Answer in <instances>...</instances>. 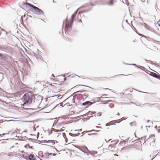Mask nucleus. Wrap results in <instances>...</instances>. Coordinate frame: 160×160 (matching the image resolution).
<instances>
[{
  "label": "nucleus",
  "instance_id": "nucleus-31",
  "mask_svg": "<svg viewBox=\"0 0 160 160\" xmlns=\"http://www.w3.org/2000/svg\"><path fill=\"white\" fill-rule=\"evenodd\" d=\"M62 136L65 138H66V134L65 133H62Z\"/></svg>",
  "mask_w": 160,
  "mask_h": 160
},
{
  "label": "nucleus",
  "instance_id": "nucleus-51",
  "mask_svg": "<svg viewBox=\"0 0 160 160\" xmlns=\"http://www.w3.org/2000/svg\"><path fill=\"white\" fill-rule=\"evenodd\" d=\"M52 155L53 156H55L56 155V154H55V153H52Z\"/></svg>",
  "mask_w": 160,
  "mask_h": 160
},
{
  "label": "nucleus",
  "instance_id": "nucleus-48",
  "mask_svg": "<svg viewBox=\"0 0 160 160\" xmlns=\"http://www.w3.org/2000/svg\"><path fill=\"white\" fill-rule=\"evenodd\" d=\"M22 21V23H21V24L22 25V23L24 22H26L27 21H25V20H24V21Z\"/></svg>",
  "mask_w": 160,
  "mask_h": 160
},
{
  "label": "nucleus",
  "instance_id": "nucleus-55",
  "mask_svg": "<svg viewBox=\"0 0 160 160\" xmlns=\"http://www.w3.org/2000/svg\"><path fill=\"white\" fill-rule=\"evenodd\" d=\"M67 105H71L69 104V102H68L66 103Z\"/></svg>",
  "mask_w": 160,
  "mask_h": 160
},
{
  "label": "nucleus",
  "instance_id": "nucleus-9",
  "mask_svg": "<svg viewBox=\"0 0 160 160\" xmlns=\"http://www.w3.org/2000/svg\"><path fill=\"white\" fill-rule=\"evenodd\" d=\"M93 103H94L93 102H91L89 101H87L83 103H82V105L83 106H85L86 105L89 106L92 105Z\"/></svg>",
  "mask_w": 160,
  "mask_h": 160
},
{
  "label": "nucleus",
  "instance_id": "nucleus-45",
  "mask_svg": "<svg viewBox=\"0 0 160 160\" xmlns=\"http://www.w3.org/2000/svg\"><path fill=\"white\" fill-rule=\"evenodd\" d=\"M95 127L96 128H102L100 127L96 126Z\"/></svg>",
  "mask_w": 160,
  "mask_h": 160
},
{
  "label": "nucleus",
  "instance_id": "nucleus-60",
  "mask_svg": "<svg viewBox=\"0 0 160 160\" xmlns=\"http://www.w3.org/2000/svg\"><path fill=\"white\" fill-rule=\"evenodd\" d=\"M72 100L73 102H74V98L72 99Z\"/></svg>",
  "mask_w": 160,
  "mask_h": 160
},
{
  "label": "nucleus",
  "instance_id": "nucleus-57",
  "mask_svg": "<svg viewBox=\"0 0 160 160\" xmlns=\"http://www.w3.org/2000/svg\"><path fill=\"white\" fill-rule=\"evenodd\" d=\"M108 98L107 97H101L100 98Z\"/></svg>",
  "mask_w": 160,
  "mask_h": 160
},
{
  "label": "nucleus",
  "instance_id": "nucleus-19",
  "mask_svg": "<svg viewBox=\"0 0 160 160\" xmlns=\"http://www.w3.org/2000/svg\"><path fill=\"white\" fill-rule=\"evenodd\" d=\"M110 2L109 3V5H112L113 3V1L114 0H109Z\"/></svg>",
  "mask_w": 160,
  "mask_h": 160
},
{
  "label": "nucleus",
  "instance_id": "nucleus-35",
  "mask_svg": "<svg viewBox=\"0 0 160 160\" xmlns=\"http://www.w3.org/2000/svg\"><path fill=\"white\" fill-rule=\"evenodd\" d=\"M97 133H91V134H90V133H88V135H94V134H96Z\"/></svg>",
  "mask_w": 160,
  "mask_h": 160
},
{
  "label": "nucleus",
  "instance_id": "nucleus-11",
  "mask_svg": "<svg viewBox=\"0 0 160 160\" xmlns=\"http://www.w3.org/2000/svg\"><path fill=\"white\" fill-rule=\"evenodd\" d=\"M84 149L85 150H87L88 151L89 153V154L91 155L92 156H94V153H92L93 152H92V151L91 152V151H89L87 147H86V146H84Z\"/></svg>",
  "mask_w": 160,
  "mask_h": 160
},
{
  "label": "nucleus",
  "instance_id": "nucleus-26",
  "mask_svg": "<svg viewBox=\"0 0 160 160\" xmlns=\"http://www.w3.org/2000/svg\"><path fill=\"white\" fill-rule=\"evenodd\" d=\"M93 116H90V117H86V120H89L90 119V118L92 117Z\"/></svg>",
  "mask_w": 160,
  "mask_h": 160
},
{
  "label": "nucleus",
  "instance_id": "nucleus-27",
  "mask_svg": "<svg viewBox=\"0 0 160 160\" xmlns=\"http://www.w3.org/2000/svg\"><path fill=\"white\" fill-rule=\"evenodd\" d=\"M69 134L71 136L75 137V134H73L71 133H69Z\"/></svg>",
  "mask_w": 160,
  "mask_h": 160
},
{
  "label": "nucleus",
  "instance_id": "nucleus-5",
  "mask_svg": "<svg viewBox=\"0 0 160 160\" xmlns=\"http://www.w3.org/2000/svg\"><path fill=\"white\" fill-rule=\"evenodd\" d=\"M42 98L41 96H39L37 98H35L34 101L36 102L39 105L42 102Z\"/></svg>",
  "mask_w": 160,
  "mask_h": 160
},
{
  "label": "nucleus",
  "instance_id": "nucleus-58",
  "mask_svg": "<svg viewBox=\"0 0 160 160\" xmlns=\"http://www.w3.org/2000/svg\"><path fill=\"white\" fill-rule=\"evenodd\" d=\"M137 32V33L140 36H142V35L141 34H140L139 33H138L137 32Z\"/></svg>",
  "mask_w": 160,
  "mask_h": 160
},
{
  "label": "nucleus",
  "instance_id": "nucleus-17",
  "mask_svg": "<svg viewBox=\"0 0 160 160\" xmlns=\"http://www.w3.org/2000/svg\"><path fill=\"white\" fill-rule=\"evenodd\" d=\"M115 122V121H112L110 122H109V123H107V124H106L105 125V126H110V125H113V124H110V123H111L112 122Z\"/></svg>",
  "mask_w": 160,
  "mask_h": 160
},
{
  "label": "nucleus",
  "instance_id": "nucleus-50",
  "mask_svg": "<svg viewBox=\"0 0 160 160\" xmlns=\"http://www.w3.org/2000/svg\"><path fill=\"white\" fill-rule=\"evenodd\" d=\"M67 141H68V139L67 138H65V142H67Z\"/></svg>",
  "mask_w": 160,
  "mask_h": 160
},
{
  "label": "nucleus",
  "instance_id": "nucleus-32",
  "mask_svg": "<svg viewBox=\"0 0 160 160\" xmlns=\"http://www.w3.org/2000/svg\"><path fill=\"white\" fill-rule=\"evenodd\" d=\"M137 67L139 68H145L143 66H137Z\"/></svg>",
  "mask_w": 160,
  "mask_h": 160
},
{
  "label": "nucleus",
  "instance_id": "nucleus-20",
  "mask_svg": "<svg viewBox=\"0 0 160 160\" xmlns=\"http://www.w3.org/2000/svg\"><path fill=\"white\" fill-rule=\"evenodd\" d=\"M51 131H53L55 132H59V130L56 129L54 128H52L51 129Z\"/></svg>",
  "mask_w": 160,
  "mask_h": 160
},
{
  "label": "nucleus",
  "instance_id": "nucleus-39",
  "mask_svg": "<svg viewBox=\"0 0 160 160\" xmlns=\"http://www.w3.org/2000/svg\"><path fill=\"white\" fill-rule=\"evenodd\" d=\"M48 158L49 156V155H52V153H48Z\"/></svg>",
  "mask_w": 160,
  "mask_h": 160
},
{
  "label": "nucleus",
  "instance_id": "nucleus-54",
  "mask_svg": "<svg viewBox=\"0 0 160 160\" xmlns=\"http://www.w3.org/2000/svg\"><path fill=\"white\" fill-rule=\"evenodd\" d=\"M91 131H92V132H95V130L93 129L91 130Z\"/></svg>",
  "mask_w": 160,
  "mask_h": 160
},
{
  "label": "nucleus",
  "instance_id": "nucleus-28",
  "mask_svg": "<svg viewBox=\"0 0 160 160\" xmlns=\"http://www.w3.org/2000/svg\"><path fill=\"white\" fill-rule=\"evenodd\" d=\"M86 133H87L86 131H83L82 132V135H81V137H82L84 134H85Z\"/></svg>",
  "mask_w": 160,
  "mask_h": 160
},
{
  "label": "nucleus",
  "instance_id": "nucleus-37",
  "mask_svg": "<svg viewBox=\"0 0 160 160\" xmlns=\"http://www.w3.org/2000/svg\"><path fill=\"white\" fill-rule=\"evenodd\" d=\"M79 86H85V87H88V88H91V87L88 86H86V85H79Z\"/></svg>",
  "mask_w": 160,
  "mask_h": 160
},
{
  "label": "nucleus",
  "instance_id": "nucleus-41",
  "mask_svg": "<svg viewBox=\"0 0 160 160\" xmlns=\"http://www.w3.org/2000/svg\"><path fill=\"white\" fill-rule=\"evenodd\" d=\"M129 65H134V66H137L136 64H134V63H133V64H128Z\"/></svg>",
  "mask_w": 160,
  "mask_h": 160
},
{
  "label": "nucleus",
  "instance_id": "nucleus-14",
  "mask_svg": "<svg viewBox=\"0 0 160 160\" xmlns=\"http://www.w3.org/2000/svg\"><path fill=\"white\" fill-rule=\"evenodd\" d=\"M34 155L33 154H30L28 158L30 160H33L35 159L34 158Z\"/></svg>",
  "mask_w": 160,
  "mask_h": 160
},
{
  "label": "nucleus",
  "instance_id": "nucleus-22",
  "mask_svg": "<svg viewBox=\"0 0 160 160\" xmlns=\"http://www.w3.org/2000/svg\"><path fill=\"white\" fill-rule=\"evenodd\" d=\"M28 147V148H32V146H30L28 144H27V145H26L25 146V148H26L27 147Z\"/></svg>",
  "mask_w": 160,
  "mask_h": 160
},
{
  "label": "nucleus",
  "instance_id": "nucleus-43",
  "mask_svg": "<svg viewBox=\"0 0 160 160\" xmlns=\"http://www.w3.org/2000/svg\"><path fill=\"white\" fill-rule=\"evenodd\" d=\"M64 131V130L61 129L60 130H59V132H63Z\"/></svg>",
  "mask_w": 160,
  "mask_h": 160
},
{
  "label": "nucleus",
  "instance_id": "nucleus-46",
  "mask_svg": "<svg viewBox=\"0 0 160 160\" xmlns=\"http://www.w3.org/2000/svg\"><path fill=\"white\" fill-rule=\"evenodd\" d=\"M86 132H92V131H91V130L87 131H86Z\"/></svg>",
  "mask_w": 160,
  "mask_h": 160
},
{
  "label": "nucleus",
  "instance_id": "nucleus-49",
  "mask_svg": "<svg viewBox=\"0 0 160 160\" xmlns=\"http://www.w3.org/2000/svg\"><path fill=\"white\" fill-rule=\"evenodd\" d=\"M3 56V55L2 54L0 53V57H2Z\"/></svg>",
  "mask_w": 160,
  "mask_h": 160
},
{
  "label": "nucleus",
  "instance_id": "nucleus-7",
  "mask_svg": "<svg viewBox=\"0 0 160 160\" xmlns=\"http://www.w3.org/2000/svg\"><path fill=\"white\" fill-rule=\"evenodd\" d=\"M155 136L154 135H151L149 136V137L148 138H147L146 139V136H145L143 137H142L140 138V139L141 140H142V139H144L143 144H144L146 142V141L147 140H148L150 139V138L152 137H155Z\"/></svg>",
  "mask_w": 160,
  "mask_h": 160
},
{
  "label": "nucleus",
  "instance_id": "nucleus-42",
  "mask_svg": "<svg viewBox=\"0 0 160 160\" xmlns=\"http://www.w3.org/2000/svg\"><path fill=\"white\" fill-rule=\"evenodd\" d=\"M82 131V129H80L79 130H74V131H79L81 132Z\"/></svg>",
  "mask_w": 160,
  "mask_h": 160
},
{
  "label": "nucleus",
  "instance_id": "nucleus-24",
  "mask_svg": "<svg viewBox=\"0 0 160 160\" xmlns=\"http://www.w3.org/2000/svg\"><path fill=\"white\" fill-rule=\"evenodd\" d=\"M155 128L156 129H158V132H160V127H158L157 126H155Z\"/></svg>",
  "mask_w": 160,
  "mask_h": 160
},
{
  "label": "nucleus",
  "instance_id": "nucleus-6",
  "mask_svg": "<svg viewBox=\"0 0 160 160\" xmlns=\"http://www.w3.org/2000/svg\"><path fill=\"white\" fill-rule=\"evenodd\" d=\"M30 104H31L30 107L32 108H30V109H34L33 108H38V105L36 102L35 101L32 102H31Z\"/></svg>",
  "mask_w": 160,
  "mask_h": 160
},
{
  "label": "nucleus",
  "instance_id": "nucleus-8",
  "mask_svg": "<svg viewBox=\"0 0 160 160\" xmlns=\"http://www.w3.org/2000/svg\"><path fill=\"white\" fill-rule=\"evenodd\" d=\"M150 75L153 77L155 78L158 79H159L160 78V75H158L156 73L151 72H150Z\"/></svg>",
  "mask_w": 160,
  "mask_h": 160
},
{
  "label": "nucleus",
  "instance_id": "nucleus-59",
  "mask_svg": "<svg viewBox=\"0 0 160 160\" xmlns=\"http://www.w3.org/2000/svg\"><path fill=\"white\" fill-rule=\"evenodd\" d=\"M63 79H64V81H65V80H66V78H63Z\"/></svg>",
  "mask_w": 160,
  "mask_h": 160
},
{
  "label": "nucleus",
  "instance_id": "nucleus-40",
  "mask_svg": "<svg viewBox=\"0 0 160 160\" xmlns=\"http://www.w3.org/2000/svg\"><path fill=\"white\" fill-rule=\"evenodd\" d=\"M90 113H91V114H93L95 113L96 112H91Z\"/></svg>",
  "mask_w": 160,
  "mask_h": 160
},
{
  "label": "nucleus",
  "instance_id": "nucleus-30",
  "mask_svg": "<svg viewBox=\"0 0 160 160\" xmlns=\"http://www.w3.org/2000/svg\"><path fill=\"white\" fill-rule=\"evenodd\" d=\"M26 16V15L24 14V15L22 16L21 17L20 20H23V17H25Z\"/></svg>",
  "mask_w": 160,
  "mask_h": 160
},
{
  "label": "nucleus",
  "instance_id": "nucleus-23",
  "mask_svg": "<svg viewBox=\"0 0 160 160\" xmlns=\"http://www.w3.org/2000/svg\"><path fill=\"white\" fill-rule=\"evenodd\" d=\"M87 91L86 90L79 91H78L76 92L75 93H78V92L82 93V92H87Z\"/></svg>",
  "mask_w": 160,
  "mask_h": 160
},
{
  "label": "nucleus",
  "instance_id": "nucleus-64",
  "mask_svg": "<svg viewBox=\"0 0 160 160\" xmlns=\"http://www.w3.org/2000/svg\"><path fill=\"white\" fill-rule=\"evenodd\" d=\"M117 115H119V113L118 112Z\"/></svg>",
  "mask_w": 160,
  "mask_h": 160
},
{
  "label": "nucleus",
  "instance_id": "nucleus-4",
  "mask_svg": "<svg viewBox=\"0 0 160 160\" xmlns=\"http://www.w3.org/2000/svg\"><path fill=\"white\" fill-rule=\"evenodd\" d=\"M73 21H63V25H65V31L66 33H67L68 34V29L71 27L73 23Z\"/></svg>",
  "mask_w": 160,
  "mask_h": 160
},
{
  "label": "nucleus",
  "instance_id": "nucleus-1",
  "mask_svg": "<svg viewBox=\"0 0 160 160\" xmlns=\"http://www.w3.org/2000/svg\"><path fill=\"white\" fill-rule=\"evenodd\" d=\"M86 6L85 5L82 6L79 8L72 15L70 20H82V17H84L83 14L86 12H88L91 9L81 11H80L77 14L78 10L80 8L85 7Z\"/></svg>",
  "mask_w": 160,
  "mask_h": 160
},
{
  "label": "nucleus",
  "instance_id": "nucleus-16",
  "mask_svg": "<svg viewBox=\"0 0 160 160\" xmlns=\"http://www.w3.org/2000/svg\"><path fill=\"white\" fill-rule=\"evenodd\" d=\"M145 60L146 61L147 63L150 62L152 65H154V63H153L152 62V61H151L147 60L146 59H145Z\"/></svg>",
  "mask_w": 160,
  "mask_h": 160
},
{
  "label": "nucleus",
  "instance_id": "nucleus-36",
  "mask_svg": "<svg viewBox=\"0 0 160 160\" xmlns=\"http://www.w3.org/2000/svg\"><path fill=\"white\" fill-rule=\"evenodd\" d=\"M101 112H99L97 114V116H101Z\"/></svg>",
  "mask_w": 160,
  "mask_h": 160
},
{
  "label": "nucleus",
  "instance_id": "nucleus-53",
  "mask_svg": "<svg viewBox=\"0 0 160 160\" xmlns=\"http://www.w3.org/2000/svg\"><path fill=\"white\" fill-rule=\"evenodd\" d=\"M51 77H55V76L53 74H52V76H51Z\"/></svg>",
  "mask_w": 160,
  "mask_h": 160
},
{
  "label": "nucleus",
  "instance_id": "nucleus-12",
  "mask_svg": "<svg viewBox=\"0 0 160 160\" xmlns=\"http://www.w3.org/2000/svg\"><path fill=\"white\" fill-rule=\"evenodd\" d=\"M125 119H126L124 117H123L121 119L115 120V122H116V123H119L121 122L123 120H125Z\"/></svg>",
  "mask_w": 160,
  "mask_h": 160
},
{
  "label": "nucleus",
  "instance_id": "nucleus-21",
  "mask_svg": "<svg viewBox=\"0 0 160 160\" xmlns=\"http://www.w3.org/2000/svg\"><path fill=\"white\" fill-rule=\"evenodd\" d=\"M158 25V26H160V21H158L157 23H155V25L157 26Z\"/></svg>",
  "mask_w": 160,
  "mask_h": 160
},
{
  "label": "nucleus",
  "instance_id": "nucleus-29",
  "mask_svg": "<svg viewBox=\"0 0 160 160\" xmlns=\"http://www.w3.org/2000/svg\"><path fill=\"white\" fill-rule=\"evenodd\" d=\"M74 146L75 147H76V148H79V149L81 151H82L83 152H84V153H86V152H83V151H82L81 149H80V148H78V146L74 145Z\"/></svg>",
  "mask_w": 160,
  "mask_h": 160
},
{
  "label": "nucleus",
  "instance_id": "nucleus-63",
  "mask_svg": "<svg viewBox=\"0 0 160 160\" xmlns=\"http://www.w3.org/2000/svg\"><path fill=\"white\" fill-rule=\"evenodd\" d=\"M60 106H62V103H60Z\"/></svg>",
  "mask_w": 160,
  "mask_h": 160
},
{
  "label": "nucleus",
  "instance_id": "nucleus-2",
  "mask_svg": "<svg viewBox=\"0 0 160 160\" xmlns=\"http://www.w3.org/2000/svg\"><path fill=\"white\" fill-rule=\"evenodd\" d=\"M23 5H28L30 7L32 8L33 9L32 11L34 13L38 15L44 14V12L42 10L33 5L27 2H23Z\"/></svg>",
  "mask_w": 160,
  "mask_h": 160
},
{
  "label": "nucleus",
  "instance_id": "nucleus-56",
  "mask_svg": "<svg viewBox=\"0 0 160 160\" xmlns=\"http://www.w3.org/2000/svg\"><path fill=\"white\" fill-rule=\"evenodd\" d=\"M99 131H99V130H95V132H98Z\"/></svg>",
  "mask_w": 160,
  "mask_h": 160
},
{
  "label": "nucleus",
  "instance_id": "nucleus-18",
  "mask_svg": "<svg viewBox=\"0 0 160 160\" xmlns=\"http://www.w3.org/2000/svg\"><path fill=\"white\" fill-rule=\"evenodd\" d=\"M48 142H51L52 145H54L55 143V141L54 140H48L47 141Z\"/></svg>",
  "mask_w": 160,
  "mask_h": 160
},
{
  "label": "nucleus",
  "instance_id": "nucleus-52",
  "mask_svg": "<svg viewBox=\"0 0 160 160\" xmlns=\"http://www.w3.org/2000/svg\"><path fill=\"white\" fill-rule=\"evenodd\" d=\"M78 136V134H75V137H76Z\"/></svg>",
  "mask_w": 160,
  "mask_h": 160
},
{
  "label": "nucleus",
  "instance_id": "nucleus-38",
  "mask_svg": "<svg viewBox=\"0 0 160 160\" xmlns=\"http://www.w3.org/2000/svg\"><path fill=\"white\" fill-rule=\"evenodd\" d=\"M92 152H93L95 154H96L98 153L96 151H92Z\"/></svg>",
  "mask_w": 160,
  "mask_h": 160
},
{
  "label": "nucleus",
  "instance_id": "nucleus-62",
  "mask_svg": "<svg viewBox=\"0 0 160 160\" xmlns=\"http://www.w3.org/2000/svg\"><path fill=\"white\" fill-rule=\"evenodd\" d=\"M150 121V120H148L147 121V122H149Z\"/></svg>",
  "mask_w": 160,
  "mask_h": 160
},
{
  "label": "nucleus",
  "instance_id": "nucleus-44",
  "mask_svg": "<svg viewBox=\"0 0 160 160\" xmlns=\"http://www.w3.org/2000/svg\"><path fill=\"white\" fill-rule=\"evenodd\" d=\"M125 23H126L127 24H128L129 25H130L129 24V23H128V21H125Z\"/></svg>",
  "mask_w": 160,
  "mask_h": 160
},
{
  "label": "nucleus",
  "instance_id": "nucleus-34",
  "mask_svg": "<svg viewBox=\"0 0 160 160\" xmlns=\"http://www.w3.org/2000/svg\"><path fill=\"white\" fill-rule=\"evenodd\" d=\"M148 30H150V31H152V32H153V31H154V30L153 29L151 28H149V29H148Z\"/></svg>",
  "mask_w": 160,
  "mask_h": 160
},
{
  "label": "nucleus",
  "instance_id": "nucleus-25",
  "mask_svg": "<svg viewBox=\"0 0 160 160\" xmlns=\"http://www.w3.org/2000/svg\"><path fill=\"white\" fill-rule=\"evenodd\" d=\"M83 96H85V98H86L88 96V94L87 93H85L83 94Z\"/></svg>",
  "mask_w": 160,
  "mask_h": 160
},
{
  "label": "nucleus",
  "instance_id": "nucleus-15",
  "mask_svg": "<svg viewBox=\"0 0 160 160\" xmlns=\"http://www.w3.org/2000/svg\"><path fill=\"white\" fill-rule=\"evenodd\" d=\"M90 112H91V111H89L88 112L86 113L81 116V117H83L84 116H88L89 114V113H90Z\"/></svg>",
  "mask_w": 160,
  "mask_h": 160
},
{
  "label": "nucleus",
  "instance_id": "nucleus-13",
  "mask_svg": "<svg viewBox=\"0 0 160 160\" xmlns=\"http://www.w3.org/2000/svg\"><path fill=\"white\" fill-rule=\"evenodd\" d=\"M141 24L142 25L144 26L145 27V28H146L147 30H148V29H149L150 27L146 23H141Z\"/></svg>",
  "mask_w": 160,
  "mask_h": 160
},
{
  "label": "nucleus",
  "instance_id": "nucleus-3",
  "mask_svg": "<svg viewBox=\"0 0 160 160\" xmlns=\"http://www.w3.org/2000/svg\"><path fill=\"white\" fill-rule=\"evenodd\" d=\"M23 98L24 102L23 103L24 106L26 105L27 104H30L32 102V95L28 93L25 94L23 97Z\"/></svg>",
  "mask_w": 160,
  "mask_h": 160
},
{
  "label": "nucleus",
  "instance_id": "nucleus-47",
  "mask_svg": "<svg viewBox=\"0 0 160 160\" xmlns=\"http://www.w3.org/2000/svg\"><path fill=\"white\" fill-rule=\"evenodd\" d=\"M77 96V95L75 94V95H74L73 96V98H76Z\"/></svg>",
  "mask_w": 160,
  "mask_h": 160
},
{
  "label": "nucleus",
  "instance_id": "nucleus-61",
  "mask_svg": "<svg viewBox=\"0 0 160 160\" xmlns=\"http://www.w3.org/2000/svg\"><path fill=\"white\" fill-rule=\"evenodd\" d=\"M91 5L92 6H94L93 5L92 3H91Z\"/></svg>",
  "mask_w": 160,
  "mask_h": 160
},
{
  "label": "nucleus",
  "instance_id": "nucleus-10",
  "mask_svg": "<svg viewBox=\"0 0 160 160\" xmlns=\"http://www.w3.org/2000/svg\"><path fill=\"white\" fill-rule=\"evenodd\" d=\"M115 147L112 145H110L108 147V150L111 151H113L115 149Z\"/></svg>",
  "mask_w": 160,
  "mask_h": 160
},
{
  "label": "nucleus",
  "instance_id": "nucleus-33",
  "mask_svg": "<svg viewBox=\"0 0 160 160\" xmlns=\"http://www.w3.org/2000/svg\"><path fill=\"white\" fill-rule=\"evenodd\" d=\"M14 121L13 120H5L4 121V122H11V121Z\"/></svg>",
  "mask_w": 160,
  "mask_h": 160
}]
</instances>
